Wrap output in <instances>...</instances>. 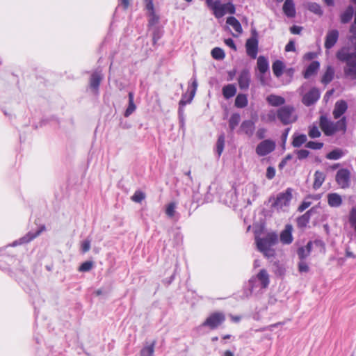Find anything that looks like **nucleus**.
<instances>
[{
    "label": "nucleus",
    "mask_w": 356,
    "mask_h": 356,
    "mask_svg": "<svg viewBox=\"0 0 356 356\" xmlns=\"http://www.w3.org/2000/svg\"><path fill=\"white\" fill-rule=\"evenodd\" d=\"M296 153L299 160H302L307 158L309 154V152L307 149L297 150L296 151Z\"/></svg>",
    "instance_id": "5fc2aeb1"
},
{
    "label": "nucleus",
    "mask_w": 356,
    "mask_h": 356,
    "mask_svg": "<svg viewBox=\"0 0 356 356\" xmlns=\"http://www.w3.org/2000/svg\"><path fill=\"white\" fill-rule=\"evenodd\" d=\"M148 15L149 17V25L153 26L159 22V17L156 14L155 10L148 12Z\"/></svg>",
    "instance_id": "de8ad7c7"
},
{
    "label": "nucleus",
    "mask_w": 356,
    "mask_h": 356,
    "mask_svg": "<svg viewBox=\"0 0 356 356\" xmlns=\"http://www.w3.org/2000/svg\"><path fill=\"white\" fill-rule=\"evenodd\" d=\"M346 118L343 116L337 122H333L334 129H336V132L341 131L344 133L346 131Z\"/></svg>",
    "instance_id": "f704fd0d"
},
{
    "label": "nucleus",
    "mask_w": 356,
    "mask_h": 356,
    "mask_svg": "<svg viewBox=\"0 0 356 356\" xmlns=\"http://www.w3.org/2000/svg\"><path fill=\"white\" fill-rule=\"evenodd\" d=\"M225 146V136L224 134H221L219 136L217 143H216V151L220 156L224 149Z\"/></svg>",
    "instance_id": "ea45409f"
},
{
    "label": "nucleus",
    "mask_w": 356,
    "mask_h": 356,
    "mask_svg": "<svg viewBox=\"0 0 356 356\" xmlns=\"http://www.w3.org/2000/svg\"><path fill=\"white\" fill-rule=\"evenodd\" d=\"M225 43L234 51L236 50V46L235 45V43L232 38L225 39Z\"/></svg>",
    "instance_id": "0e129e2a"
},
{
    "label": "nucleus",
    "mask_w": 356,
    "mask_h": 356,
    "mask_svg": "<svg viewBox=\"0 0 356 356\" xmlns=\"http://www.w3.org/2000/svg\"><path fill=\"white\" fill-rule=\"evenodd\" d=\"M296 50L295 42L290 40L285 47L286 51H294Z\"/></svg>",
    "instance_id": "680f3d73"
},
{
    "label": "nucleus",
    "mask_w": 356,
    "mask_h": 356,
    "mask_svg": "<svg viewBox=\"0 0 356 356\" xmlns=\"http://www.w3.org/2000/svg\"><path fill=\"white\" fill-rule=\"evenodd\" d=\"M297 254L300 261L305 260L309 255V253L302 247L298 249Z\"/></svg>",
    "instance_id": "864d4df0"
},
{
    "label": "nucleus",
    "mask_w": 356,
    "mask_h": 356,
    "mask_svg": "<svg viewBox=\"0 0 356 356\" xmlns=\"http://www.w3.org/2000/svg\"><path fill=\"white\" fill-rule=\"evenodd\" d=\"M266 176L267 179H272L275 176V170L273 167L269 166L267 168Z\"/></svg>",
    "instance_id": "4d7b16f0"
},
{
    "label": "nucleus",
    "mask_w": 356,
    "mask_h": 356,
    "mask_svg": "<svg viewBox=\"0 0 356 356\" xmlns=\"http://www.w3.org/2000/svg\"><path fill=\"white\" fill-rule=\"evenodd\" d=\"M325 179V175L323 172L318 170L316 171L314 173V181L313 184L314 189L316 190L322 186Z\"/></svg>",
    "instance_id": "c756f323"
},
{
    "label": "nucleus",
    "mask_w": 356,
    "mask_h": 356,
    "mask_svg": "<svg viewBox=\"0 0 356 356\" xmlns=\"http://www.w3.org/2000/svg\"><path fill=\"white\" fill-rule=\"evenodd\" d=\"M320 67V63L318 61L312 62L306 68L304 72L303 76L305 79H309L312 76L317 73L318 70Z\"/></svg>",
    "instance_id": "4be33fe9"
},
{
    "label": "nucleus",
    "mask_w": 356,
    "mask_h": 356,
    "mask_svg": "<svg viewBox=\"0 0 356 356\" xmlns=\"http://www.w3.org/2000/svg\"><path fill=\"white\" fill-rule=\"evenodd\" d=\"M305 147L312 149H321L323 147V143L321 142L309 141Z\"/></svg>",
    "instance_id": "49530a36"
},
{
    "label": "nucleus",
    "mask_w": 356,
    "mask_h": 356,
    "mask_svg": "<svg viewBox=\"0 0 356 356\" xmlns=\"http://www.w3.org/2000/svg\"><path fill=\"white\" fill-rule=\"evenodd\" d=\"M339 33L337 29L328 31L325 36V48L330 49L337 43L339 38Z\"/></svg>",
    "instance_id": "2eb2a0df"
},
{
    "label": "nucleus",
    "mask_w": 356,
    "mask_h": 356,
    "mask_svg": "<svg viewBox=\"0 0 356 356\" xmlns=\"http://www.w3.org/2000/svg\"><path fill=\"white\" fill-rule=\"evenodd\" d=\"M348 104L345 100L337 101L334 107L332 115L334 119H339L347 111Z\"/></svg>",
    "instance_id": "dca6fc26"
},
{
    "label": "nucleus",
    "mask_w": 356,
    "mask_h": 356,
    "mask_svg": "<svg viewBox=\"0 0 356 356\" xmlns=\"http://www.w3.org/2000/svg\"><path fill=\"white\" fill-rule=\"evenodd\" d=\"M311 205V202H306V201H304L302 202V204L299 206L298 209V211H300V212H302L303 211H305L306 209H307L309 206Z\"/></svg>",
    "instance_id": "e2e57ef3"
},
{
    "label": "nucleus",
    "mask_w": 356,
    "mask_h": 356,
    "mask_svg": "<svg viewBox=\"0 0 356 356\" xmlns=\"http://www.w3.org/2000/svg\"><path fill=\"white\" fill-rule=\"evenodd\" d=\"M236 93V88L234 84H227L222 88V95L227 99L234 97Z\"/></svg>",
    "instance_id": "cd10ccee"
},
{
    "label": "nucleus",
    "mask_w": 356,
    "mask_h": 356,
    "mask_svg": "<svg viewBox=\"0 0 356 356\" xmlns=\"http://www.w3.org/2000/svg\"><path fill=\"white\" fill-rule=\"evenodd\" d=\"M255 126L252 120H244L240 127L239 131L244 133L248 137H251L254 131Z\"/></svg>",
    "instance_id": "6ab92c4d"
},
{
    "label": "nucleus",
    "mask_w": 356,
    "mask_h": 356,
    "mask_svg": "<svg viewBox=\"0 0 356 356\" xmlns=\"http://www.w3.org/2000/svg\"><path fill=\"white\" fill-rule=\"evenodd\" d=\"M176 204L175 202H170L168 204L165 210V213L169 217H172L175 213Z\"/></svg>",
    "instance_id": "09e8293b"
},
{
    "label": "nucleus",
    "mask_w": 356,
    "mask_h": 356,
    "mask_svg": "<svg viewBox=\"0 0 356 356\" xmlns=\"http://www.w3.org/2000/svg\"><path fill=\"white\" fill-rule=\"evenodd\" d=\"M129 97V104L127 109L124 111V115L127 118L131 115L136 109V106L134 104V94L133 92H129L128 94Z\"/></svg>",
    "instance_id": "a878e982"
},
{
    "label": "nucleus",
    "mask_w": 356,
    "mask_h": 356,
    "mask_svg": "<svg viewBox=\"0 0 356 356\" xmlns=\"http://www.w3.org/2000/svg\"><path fill=\"white\" fill-rule=\"evenodd\" d=\"M292 197V189L291 188H288L284 192L278 193L275 198L270 197L269 199V202H271L273 200L271 207L276 211H285L289 207Z\"/></svg>",
    "instance_id": "20e7f679"
},
{
    "label": "nucleus",
    "mask_w": 356,
    "mask_h": 356,
    "mask_svg": "<svg viewBox=\"0 0 356 356\" xmlns=\"http://www.w3.org/2000/svg\"><path fill=\"white\" fill-rule=\"evenodd\" d=\"M192 90H191L190 92V94H189V97H188V102H191L195 95V92H196V90H197V82L196 81V79H194V81H193L192 83Z\"/></svg>",
    "instance_id": "3c124183"
},
{
    "label": "nucleus",
    "mask_w": 356,
    "mask_h": 356,
    "mask_svg": "<svg viewBox=\"0 0 356 356\" xmlns=\"http://www.w3.org/2000/svg\"><path fill=\"white\" fill-rule=\"evenodd\" d=\"M211 56L216 60H222L225 57L224 51L219 47H215L211 50Z\"/></svg>",
    "instance_id": "58836bf2"
},
{
    "label": "nucleus",
    "mask_w": 356,
    "mask_h": 356,
    "mask_svg": "<svg viewBox=\"0 0 356 356\" xmlns=\"http://www.w3.org/2000/svg\"><path fill=\"white\" fill-rule=\"evenodd\" d=\"M248 97L246 95L238 94L235 99V106L239 108H245L248 105Z\"/></svg>",
    "instance_id": "473e14b6"
},
{
    "label": "nucleus",
    "mask_w": 356,
    "mask_h": 356,
    "mask_svg": "<svg viewBox=\"0 0 356 356\" xmlns=\"http://www.w3.org/2000/svg\"><path fill=\"white\" fill-rule=\"evenodd\" d=\"M225 321V315L222 312H214L210 314L202 323V326L215 330Z\"/></svg>",
    "instance_id": "423d86ee"
},
{
    "label": "nucleus",
    "mask_w": 356,
    "mask_h": 356,
    "mask_svg": "<svg viewBox=\"0 0 356 356\" xmlns=\"http://www.w3.org/2000/svg\"><path fill=\"white\" fill-rule=\"evenodd\" d=\"M277 118L284 124H289L297 120V115L294 113V108L291 106H284L277 111Z\"/></svg>",
    "instance_id": "39448f33"
},
{
    "label": "nucleus",
    "mask_w": 356,
    "mask_h": 356,
    "mask_svg": "<svg viewBox=\"0 0 356 356\" xmlns=\"http://www.w3.org/2000/svg\"><path fill=\"white\" fill-rule=\"evenodd\" d=\"M320 127L326 136H332L336 133L334 129L333 122L330 120L325 115H321L319 121Z\"/></svg>",
    "instance_id": "ddd939ff"
},
{
    "label": "nucleus",
    "mask_w": 356,
    "mask_h": 356,
    "mask_svg": "<svg viewBox=\"0 0 356 356\" xmlns=\"http://www.w3.org/2000/svg\"><path fill=\"white\" fill-rule=\"evenodd\" d=\"M270 283L269 275L266 269H261L256 276L252 277L248 281V289L245 292L246 297L253 293H262L263 290L268 288Z\"/></svg>",
    "instance_id": "f03ea898"
},
{
    "label": "nucleus",
    "mask_w": 356,
    "mask_h": 356,
    "mask_svg": "<svg viewBox=\"0 0 356 356\" xmlns=\"http://www.w3.org/2000/svg\"><path fill=\"white\" fill-rule=\"evenodd\" d=\"M90 248V240H85L81 243V250L83 253L87 252L89 251Z\"/></svg>",
    "instance_id": "13d9d810"
},
{
    "label": "nucleus",
    "mask_w": 356,
    "mask_h": 356,
    "mask_svg": "<svg viewBox=\"0 0 356 356\" xmlns=\"http://www.w3.org/2000/svg\"><path fill=\"white\" fill-rule=\"evenodd\" d=\"M344 155L343 152L341 149H335L330 152L326 155V158L330 160H337Z\"/></svg>",
    "instance_id": "e433bc0d"
},
{
    "label": "nucleus",
    "mask_w": 356,
    "mask_h": 356,
    "mask_svg": "<svg viewBox=\"0 0 356 356\" xmlns=\"http://www.w3.org/2000/svg\"><path fill=\"white\" fill-rule=\"evenodd\" d=\"M212 10H213L214 15L216 17H220L227 13L234 14L236 8L232 3L229 2L222 4L219 0H216L212 4Z\"/></svg>",
    "instance_id": "0eeeda50"
},
{
    "label": "nucleus",
    "mask_w": 356,
    "mask_h": 356,
    "mask_svg": "<svg viewBox=\"0 0 356 356\" xmlns=\"http://www.w3.org/2000/svg\"><path fill=\"white\" fill-rule=\"evenodd\" d=\"M266 99L268 104L273 106H280L285 103L284 97L275 95H270Z\"/></svg>",
    "instance_id": "bb28decb"
},
{
    "label": "nucleus",
    "mask_w": 356,
    "mask_h": 356,
    "mask_svg": "<svg viewBox=\"0 0 356 356\" xmlns=\"http://www.w3.org/2000/svg\"><path fill=\"white\" fill-rule=\"evenodd\" d=\"M298 270L300 273H307L309 268L305 260L300 261L298 265Z\"/></svg>",
    "instance_id": "603ef678"
},
{
    "label": "nucleus",
    "mask_w": 356,
    "mask_h": 356,
    "mask_svg": "<svg viewBox=\"0 0 356 356\" xmlns=\"http://www.w3.org/2000/svg\"><path fill=\"white\" fill-rule=\"evenodd\" d=\"M103 79V74L100 70H96L92 73L90 78V87L95 92H97L102 80Z\"/></svg>",
    "instance_id": "f3484780"
},
{
    "label": "nucleus",
    "mask_w": 356,
    "mask_h": 356,
    "mask_svg": "<svg viewBox=\"0 0 356 356\" xmlns=\"http://www.w3.org/2000/svg\"><path fill=\"white\" fill-rule=\"evenodd\" d=\"M284 65L282 61L280 60H275L272 65V70L275 76L280 77L283 74Z\"/></svg>",
    "instance_id": "2f4dec72"
},
{
    "label": "nucleus",
    "mask_w": 356,
    "mask_h": 356,
    "mask_svg": "<svg viewBox=\"0 0 356 356\" xmlns=\"http://www.w3.org/2000/svg\"><path fill=\"white\" fill-rule=\"evenodd\" d=\"M335 179L341 188H348L350 183V172L348 169H340L337 171Z\"/></svg>",
    "instance_id": "9d476101"
},
{
    "label": "nucleus",
    "mask_w": 356,
    "mask_h": 356,
    "mask_svg": "<svg viewBox=\"0 0 356 356\" xmlns=\"http://www.w3.org/2000/svg\"><path fill=\"white\" fill-rule=\"evenodd\" d=\"M335 70L332 65H327L325 72L322 76L321 83L324 85L330 83L334 79Z\"/></svg>",
    "instance_id": "aec40b11"
},
{
    "label": "nucleus",
    "mask_w": 356,
    "mask_h": 356,
    "mask_svg": "<svg viewBox=\"0 0 356 356\" xmlns=\"http://www.w3.org/2000/svg\"><path fill=\"white\" fill-rule=\"evenodd\" d=\"M185 97H186V95L184 94L181 97V100L179 103V109H178V115L179 117H183L184 115V111L183 107L186 106L187 104H190L191 102H188V100H185Z\"/></svg>",
    "instance_id": "79ce46f5"
},
{
    "label": "nucleus",
    "mask_w": 356,
    "mask_h": 356,
    "mask_svg": "<svg viewBox=\"0 0 356 356\" xmlns=\"http://www.w3.org/2000/svg\"><path fill=\"white\" fill-rule=\"evenodd\" d=\"M308 9L309 11L320 16L323 13L320 5L317 3H309L308 4Z\"/></svg>",
    "instance_id": "a19ab883"
},
{
    "label": "nucleus",
    "mask_w": 356,
    "mask_h": 356,
    "mask_svg": "<svg viewBox=\"0 0 356 356\" xmlns=\"http://www.w3.org/2000/svg\"><path fill=\"white\" fill-rule=\"evenodd\" d=\"M145 8L148 12L154 10L153 0H144Z\"/></svg>",
    "instance_id": "bf43d9fd"
},
{
    "label": "nucleus",
    "mask_w": 356,
    "mask_h": 356,
    "mask_svg": "<svg viewBox=\"0 0 356 356\" xmlns=\"http://www.w3.org/2000/svg\"><path fill=\"white\" fill-rule=\"evenodd\" d=\"M327 202L331 207H339L342 204V198L337 193H330L327 195Z\"/></svg>",
    "instance_id": "b1692460"
},
{
    "label": "nucleus",
    "mask_w": 356,
    "mask_h": 356,
    "mask_svg": "<svg viewBox=\"0 0 356 356\" xmlns=\"http://www.w3.org/2000/svg\"><path fill=\"white\" fill-rule=\"evenodd\" d=\"M257 69L259 72L264 74L269 70V63L268 59L264 56H259L257 58Z\"/></svg>",
    "instance_id": "5701e85b"
},
{
    "label": "nucleus",
    "mask_w": 356,
    "mask_h": 356,
    "mask_svg": "<svg viewBox=\"0 0 356 356\" xmlns=\"http://www.w3.org/2000/svg\"><path fill=\"white\" fill-rule=\"evenodd\" d=\"M44 229H45V227L43 225L35 232H29L23 237L19 238L18 240L13 241L10 245L13 247H15L17 245H22L24 243H28L30 241H31L32 240H33L35 238L41 234V232L43 230H44Z\"/></svg>",
    "instance_id": "9b49d317"
},
{
    "label": "nucleus",
    "mask_w": 356,
    "mask_h": 356,
    "mask_svg": "<svg viewBox=\"0 0 356 356\" xmlns=\"http://www.w3.org/2000/svg\"><path fill=\"white\" fill-rule=\"evenodd\" d=\"M93 262L91 261H87L83 262L79 268V270L81 272H88L93 267Z\"/></svg>",
    "instance_id": "a18cd8bd"
},
{
    "label": "nucleus",
    "mask_w": 356,
    "mask_h": 356,
    "mask_svg": "<svg viewBox=\"0 0 356 356\" xmlns=\"http://www.w3.org/2000/svg\"><path fill=\"white\" fill-rule=\"evenodd\" d=\"M283 12L288 17H294L296 15L295 5L293 0H286L283 5Z\"/></svg>",
    "instance_id": "412c9836"
},
{
    "label": "nucleus",
    "mask_w": 356,
    "mask_h": 356,
    "mask_svg": "<svg viewBox=\"0 0 356 356\" xmlns=\"http://www.w3.org/2000/svg\"><path fill=\"white\" fill-rule=\"evenodd\" d=\"M275 146V143L273 140H264L257 145L255 152L258 156H264L273 152Z\"/></svg>",
    "instance_id": "1a4fd4ad"
},
{
    "label": "nucleus",
    "mask_w": 356,
    "mask_h": 356,
    "mask_svg": "<svg viewBox=\"0 0 356 356\" xmlns=\"http://www.w3.org/2000/svg\"><path fill=\"white\" fill-rule=\"evenodd\" d=\"M257 32L252 31V36L246 40L245 49L247 54L252 59H255L258 53Z\"/></svg>",
    "instance_id": "6e6552de"
},
{
    "label": "nucleus",
    "mask_w": 356,
    "mask_h": 356,
    "mask_svg": "<svg viewBox=\"0 0 356 356\" xmlns=\"http://www.w3.org/2000/svg\"><path fill=\"white\" fill-rule=\"evenodd\" d=\"M353 13L354 8L352 5H349L346 8V10L343 13H342L340 15L341 22L342 24H347L349 22H350V20L353 18Z\"/></svg>",
    "instance_id": "393cba45"
},
{
    "label": "nucleus",
    "mask_w": 356,
    "mask_h": 356,
    "mask_svg": "<svg viewBox=\"0 0 356 356\" xmlns=\"http://www.w3.org/2000/svg\"><path fill=\"white\" fill-rule=\"evenodd\" d=\"M267 130L265 128H259L258 129L257 133H256V135H257V137L259 138V139H263L265 138L266 136V133Z\"/></svg>",
    "instance_id": "052dcab7"
},
{
    "label": "nucleus",
    "mask_w": 356,
    "mask_h": 356,
    "mask_svg": "<svg viewBox=\"0 0 356 356\" xmlns=\"http://www.w3.org/2000/svg\"><path fill=\"white\" fill-rule=\"evenodd\" d=\"M290 131V128H286L282 134L281 140H282V147L283 149H285V145L288 137V134Z\"/></svg>",
    "instance_id": "6e6d98bb"
},
{
    "label": "nucleus",
    "mask_w": 356,
    "mask_h": 356,
    "mask_svg": "<svg viewBox=\"0 0 356 356\" xmlns=\"http://www.w3.org/2000/svg\"><path fill=\"white\" fill-rule=\"evenodd\" d=\"M226 23L233 27V29L238 33H241L243 31L241 25L238 20L234 17H229L227 18Z\"/></svg>",
    "instance_id": "72a5a7b5"
},
{
    "label": "nucleus",
    "mask_w": 356,
    "mask_h": 356,
    "mask_svg": "<svg viewBox=\"0 0 356 356\" xmlns=\"http://www.w3.org/2000/svg\"><path fill=\"white\" fill-rule=\"evenodd\" d=\"M308 134L311 138H316L320 137L321 134L318 127L315 125H313L309 127Z\"/></svg>",
    "instance_id": "c03bdc74"
},
{
    "label": "nucleus",
    "mask_w": 356,
    "mask_h": 356,
    "mask_svg": "<svg viewBox=\"0 0 356 356\" xmlns=\"http://www.w3.org/2000/svg\"><path fill=\"white\" fill-rule=\"evenodd\" d=\"M241 116L238 113H234L231 115L229 120V127L231 131L238 126L240 122Z\"/></svg>",
    "instance_id": "c9c22d12"
},
{
    "label": "nucleus",
    "mask_w": 356,
    "mask_h": 356,
    "mask_svg": "<svg viewBox=\"0 0 356 356\" xmlns=\"http://www.w3.org/2000/svg\"><path fill=\"white\" fill-rule=\"evenodd\" d=\"M307 138L305 134H294L293 136V141L291 145L294 147H300L304 143L307 142Z\"/></svg>",
    "instance_id": "c85d7f7f"
},
{
    "label": "nucleus",
    "mask_w": 356,
    "mask_h": 356,
    "mask_svg": "<svg viewBox=\"0 0 356 356\" xmlns=\"http://www.w3.org/2000/svg\"><path fill=\"white\" fill-rule=\"evenodd\" d=\"M119 6H122L123 9L126 10L129 6V0H119Z\"/></svg>",
    "instance_id": "338daca9"
},
{
    "label": "nucleus",
    "mask_w": 356,
    "mask_h": 356,
    "mask_svg": "<svg viewBox=\"0 0 356 356\" xmlns=\"http://www.w3.org/2000/svg\"><path fill=\"white\" fill-rule=\"evenodd\" d=\"M293 227L290 224L286 225L284 229L280 234V241L283 244H290L293 241Z\"/></svg>",
    "instance_id": "a211bd4d"
},
{
    "label": "nucleus",
    "mask_w": 356,
    "mask_h": 356,
    "mask_svg": "<svg viewBox=\"0 0 356 356\" xmlns=\"http://www.w3.org/2000/svg\"><path fill=\"white\" fill-rule=\"evenodd\" d=\"M348 40L351 42L352 45L353 46V48L355 50L354 51H356V35H351L348 38Z\"/></svg>",
    "instance_id": "774afa93"
},
{
    "label": "nucleus",
    "mask_w": 356,
    "mask_h": 356,
    "mask_svg": "<svg viewBox=\"0 0 356 356\" xmlns=\"http://www.w3.org/2000/svg\"><path fill=\"white\" fill-rule=\"evenodd\" d=\"M156 341H153L149 346H145L140 350L141 356H153Z\"/></svg>",
    "instance_id": "4c0bfd02"
},
{
    "label": "nucleus",
    "mask_w": 356,
    "mask_h": 356,
    "mask_svg": "<svg viewBox=\"0 0 356 356\" xmlns=\"http://www.w3.org/2000/svg\"><path fill=\"white\" fill-rule=\"evenodd\" d=\"M319 98V90L316 88H312L303 96L302 102L305 106H309L317 102Z\"/></svg>",
    "instance_id": "f8f14e48"
},
{
    "label": "nucleus",
    "mask_w": 356,
    "mask_h": 356,
    "mask_svg": "<svg viewBox=\"0 0 356 356\" xmlns=\"http://www.w3.org/2000/svg\"><path fill=\"white\" fill-rule=\"evenodd\" d=\"M348 221H349L350 226H352L353 225L356 223V208L355 207H353L351 209L350 213H349Z\"/></svg>",
    "instance_id": "8fccbe9b"
},
{
    "label": "nucleus",
    "mask_w": 356,
    "mask_h": 356,
    "mask_svg": "<svg viewBox=\"0 0 356 356\" xmlns=\"http://www.w3.org/2000/svg\"><path fill=\"white\" fill-rule=\"evenodd\" d=\"M278 241L277 234L270 232L264 237H255V243L258 250L268 259L275 257V250L272 248Z\"/></svg>",
    "instance_id": "7ed1b4c3"
},
{
    "label": "nucleus",
    "mask_w": 356,
    "mask_h": 356,
    "mask_svg": "<svg viewBox=\"0 0 356 356\" xmlns=\"http://www.w3.org/2000/svg\"><path fill=\"white\" fill-rule=\"evenodd\" d=\"M145 198V195L143 192L137 191L131 197V200L140 203Z\"/></svg>",
    "instance_id": "37998d69"
},
{
    "label": "nucleus",
    "mask_w": 356,
    "mask_h": 356,
    "mask_svg": "<svg viewBox=\"0 0 356 356\" xmlns=\"http://www.w3.org/2000/svg\"><path fill=\"white\" fill-rule=\"evenodd\" d=\"M337 58L345 63L343 76L346 79L356 82V51L350 52V48L343 47L337 51Z\"/></svg>",
    "instance_id": "f257e3e1"
},
{
    "label": "nucleus",
    "mask_w": 356,
    "mask_h": 356,
    "mask_svg": "<svg viewBox=\"0 0 356 356\" xmlns=\"http://www.w3.org/2000/svg\"><path fill=\"white\" fill-rule=\"evenodd\" d=\"M313 212V209L307 211L302 216L299 217L297 220L298 225L300 227H306L309 223L312 213Z\"/></svg>",
    "instance_id": "7c9ffc66"
},
{
    "label": "nucleus",
    "mask_w": 356,
    "mask_h": 356,
    "mask_svg": "<svg viewBox=\"0 0 356 356\" xmlns=\"http://www.w3.org/2000/svg\"><path fill=\"white\" fill-rule=\"evenodd\" d=\"M250 73L248 70H243L238 78V83L239 88L243 90H247L249 88L250 83Z\"/></svg>",
    "instance_id": "4468645a"
},
{
    "label": "nucleus",
    "mask_w": 356,
    "mask_h": 356,
    "mask_svg": "<svg viewBox=\"0 0 356 356\" xmlns=\"http://www.w3.org/2000/svg\"><path fill=\"white\" fill-rule=\"evenodd\" d=\"M302 31V27L298 26H293L290 28V31L293 34H300Z\"/></svg>",
    "instance_id": "69168bd1"
}]
</instances>
